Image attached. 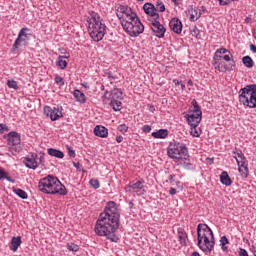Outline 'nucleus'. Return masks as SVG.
Here are the masks:
<instances>
[{
	"label": "nucleus",
	"instance_id": "obj_28",
	"mask_svg": "<svg viewBox=\"0 0 256 256\" xmlns=\"http://www.w3.org/2000/svg\"><path fill=\"white\" fill-rule=\"evenodd\" d=\"M48 155L51 157H56V159H63V157H65L63 151L54 148L48 149Z\"/></svg>",
	"mask_w": 256,
	"mask_h": 256
},
{
	"label": "nucleus",
	"instance_id": "obj_17",
	"mask_svg": "<svg viewBox=\"0 0 256 256\" xmlns=\"http://www.w3.org/2000/svg\"><path fill=\"white\" fill-rule=\"evenodd\" d=\"M151 29L155 33L156 37H158L159 39H162V37H165V31H166L165 26H163L161 22H159V20L154 19V21H152Z\"/></svg>",
	"mask_w": 256,
	"mask_h": 256
},
{
	"label": "nucleus",
	"instance_id": "obj_22",
	"mask_svg": "<svg viewBox=\"0 0 256 256\" xmlns=\"http://www.w3.org/2000/svg\"><path fill=\"white\" fill-rule=\"evenodd\" d=\"M178 241L180 245H183L184 247H187V241H189V236L187 235V232L183 229H178Z\"/></svg>",
	"mask_w": 256,
	"mask_h": 256
},
{
	"label": "nucleus",
	"instance_id": "obj_20",
	"mask_svg": "<svg viewBox=\"0 0 256 256\" xmlns=\"http://www.w3.org/2000/svg\"><path fill=\"white\" fill-rule=\"evenodd\" d=\"M144 12L146 15H150V17H154V19H159V14H157V9L151 3H146L143 6Z\"/></svg>",
	"mask_w": 256,
	"mask_h": 256
},
{
	"label": "nucleus",
	"instance_id": "obj_64",
	"mask_svg": "<svg viewBox=\"0 0 256 256\" xmlns=\"http://www.w3.org/2000/svg\"><path fill=\"white\" fill-rule=\"evenodd\" d=\"M103 89H105V86H102V87H101V90H102V91H103Z\"/></svg>",
	"mask_w": 256,
	"mask_h": 256
},
{
	"label": "nucleus",
	"instance_id": "obj_49",
	"mask_svg": "<svg viewBox=\"0 0 256 256\" xmlns=\"http://www.w3.org/2000/svg\"><path fill=\"white\" fill-rule=\"evenodd\" d=\"M169 194H170V195H177V189H175V188H170Z\"/></svg>",
	"mask_w": 256,
	"mask_h": 256
},
{
	"label": "nucleus",
	"instance_id": "obj_21",
	"mask_svg": "<svg viewBox=\"0 0 256 256\" xmlns=\"http://www.w3.org/2000/svg\"><path fill=\"white\" fill-rule=\"evenodd\" d=\"M94 135H96V137H102V139H105V137L109 135V130H107V128L104 126L98 125L94 128Z\"/></svg>",
	"mask_w": 256,
	"mask_h": 256
},
{
	"label": "nucleus",
	"instance_id": "obj_63",
	"mask_svg": "<svg viewBox=\"0 0 256 256\" xmlns=\"http://www.w3.org/2000/svg\"><path fill=\"white\" fill-rule=\"evenodd\" d=\"M245 21H246V23H249V18H246Z\"/></svg>",
	"mask_w": 256,
	"mask_h": 256
},
{
	"label": "nucleus",
	"instance_id": "obj_26",
	"mask_svg": "<svg viewBox=\"0 0 256 256\" xmlns=\"http://www.w3.org/2000/svg\"><path fill=\"white\" fill-rule=\"evenodd\" d=\"M152 137L154 139H167L169 137V130L167 129H160L156 132H152Z\"/></svg>",
	"mask_w": 256,
	"mask_h": 256
},
{
	"label": "nucleus",
	"instance_id": "obj_2",
	"mask_svg": "<svg viewBox=\"0 0 256 256\" xmlns=\"http://www.w3.org/2000/svg\"><path fill=\"white\" fill-rule=\"evenodd\" d=\"M167 155L179 167H184L188 171H193L195 166L191 163L189 148L182 142H171L167 147Z\"/></svg>",
	"mask_w": 256,
	"mask_h": 256
},
{
	"label": "nucleus",
	"instance_id": "obj_54",
	"mask_svg": "<svg viewBox=\"0 0 256 256\" xmlns=\"http://www.w3.org/2000/svg\"><path fill=\"white\" fill-rule=\"evenodd\" d=\"M200 13H207V8L205 6H201L199 9Z\"/></svg>",
	"mask_w": 256,
	"mask_h": 256
},
{
	"label": "nucleus",
	"instance_id": "obj_16",
	"mask_svg": "<svg viewBox=\"0 0 256 256\" xmlns=\"http://www.w3.org/2000/svg\"><path fill=\"white\" fill-rule=\"evenodd\" d=\"M126 191L128 193H136L139 197L146 193L147 191L145 190V185H143V182L141 180H138L136 183L132 185H128L126 187Z\"/></svg>",
	"mask_w": 256,
	"mask_h": 256
},
{
	"label": "nucleus",
	"instance_id": "obj_11",
	"mask_svg": "<svg viewBox=\"0 0 256 256\" xmlns=\"http://www.w3.org/2000/svg\"><path fill=\"white\" fill-rule=\"evenodd\" d=\"M116 15L118 19L121 21V25L125 23V21H131L132 18L137 16V13L131 9L129 6L118 5L116 7Z\"/></svg>",
	"mask_w": 256,
	"mask_h": 256
},
{
	"label": "nucleus",
	"instance_id": "obj_48",
	"mask_svg": "<svg viewBox=\"0 0 256 256\" xmlns=\"http://www.w3.org/2000/svg\"><path fill=\"white\" fill-rule=\"evenodd\" d=\"M240 256H249V253L247 252V250L241 248L240 249Z\"/></svg>",
	"mask_w": 256,
	"mask_h": 256
},
{
	"label": "nucleus",
	"instance_id": "obj_23",
	"mask_svg": "<svg viewBox=\"0 0 256 256\" xmlns=\"http://www.w3.org/2000/svg\"><path fill=\"white\" fill-rule=\"evenodd\" d=\"M21 243H23V241L21 240V236L12 237L11 243H10V251H13V253H16L17 249L21 247Z\"/></svg>",
	"mask_w": 256,
	"mask_h": 256
},
{
	"label": "nucleus",
	"instance_id": "obj_1",
	"mask_svg": "<svg viewBox=\"0 0 256 256\" xmlns=\"http://www.w3.org/2000/svg\"><path fill=\"white\" fill-rule=\"evenodd\" d=\"M120 217L121 214L117 208V203L114 201L108 202L96 222L95 233L100 237L108 238L112 243H117L119 238L115 233L119 229Z\"/></svg>",
	"mask_w": 256,
	"mask_h": 256
},
{
	"label": "nucleus",
	"instance_id": "obj_46",
	"mask_svg": "<svg viewBox=\"0 0 256 256\" xmlns=\"http://www.w3.org/2000/svg\"><path fill=\"white\" fill-rule=\"evenodd\" d=\"M68 155H69V157H72V159H74L75 150H73L71 147H68Z\"/></svg>",
	"mask_w": 256,
	"mask_h": 256
},
{
	"label": "nucleus",
	"instance_id": "obj_50",
	"mask_svg": "<svg viewBox=\"0 0 256 256\" xmlns=\"http://www.w3.org/2000/svg\"><path fill=\"white\" fill-rule=\"evenodd\" d=\"M82 87H84V89H90L91 87L89 86L88 82H82L81 83Z\"/></svg>",
	"mask_w": 256,
	"mask_h": 256
},
{
	"label": "nucleus",
	"instance_id": "obj_19",
	"mask_svg": "<svg viewBox=\"0 0 256 256\" xmlns=\"http://www.w3.org/2000/svg\"><path fill=\"white\" fill-rule=\"evenodd\" d=\"M233 157L234 159H236V163L237 165H245L246 163H249L247 161V158L245 157V154H243V151L241 149H237L235 148V150L233 151Z\"/></svg>",
	"mask_w": 256,
	"mask_h": 256
},
{
	"label": "nucleus",
	"instance_id": "obj_27",
	"mask_svg": "<svg viewBox=\"0 0 256 256\" xmlns=\"http://www.w3.org/2000/svg\"><path fill=\"white\" fill-rule=\"evenodd\" d=\"M190 15V21H198L201 19V10L199 8H190L188 9Z\"/></svg>",
	"mask_w": 256,
	"mask_h": 256
},
{
	"label": "nucleus",
	"instance_id": "obj_34",
	"mask_svg": "<svg viewBox=\"0 0 256 256\" xmlns=\"http://www.w3.org/2000/svg\"><path fill=\"white\" fill-rule=\"evenodd\" d=\"M0 179H6V181H9V183H15V180L9 177L8 173L1 168H0Z\"/></svg>",
	"mask_w": 256,
	"mask_h": 256
},
{
	"label": "nucleus",
	"instance_id": "obj_47",
	"mask_svg": "<svg viewBox=\"0 0 256 256\" xmlns=\"http://www.w3.org/2000/svg\"><path fill=\"white\" fill-rule=\"evenodd\" d=\"M5 131H9L5 124H0V133H5Z\"/></svg>",
	"mask_w": 256,
	"mask_h": 256
},
{
	"label": "nucleus",
	"instance_id": "obj_31",
	"mask_svg": "<svg viewBox=\"0 0 256 256\" xmlns=\"http://www.w3.org/2000/svg\"><path fill=\"white\" fill-rule=\"evenodd\" d=\"M242 63L245 65L248 69L253 68V65H255V62H253V58L250 56H244L242 58Z\"/></svg>",
	"mask_w": 256,
	"mask_h": 256
},
{
	"label": "nucleus",
	"instance_id": "obj_15",
	"mask_svg": "<svg viewBox=\"0 0 256 256\" xmlns=\"http://www.w3.org/2000/svg\"><path fill=\"white\" fill-rule=\"evenodd\" d=\"M7 142L12 149H15L16 151H20L21 148L19 145H21V135L19 133L12 131L7 134Z\"/></svg>",
	"mask_w": 256,
	"mask_h": 256
},
{
	"label": "nucleus",
	"instance_id": "obj_12",
	"mask_svg": "<svg viewBox=\"0 0 256 256\" xmlns=\"http://www.w3.org/2000/svg\"><path fill=\"white\" fill-rule=\"evenodd\" d=\"M30 31H31V29H29L28 27H24L19 31L18 37L16 38V40L12 46V49L14 51H15V49H19V47H22V45L24 47L29 45V41H31Z\"/></svg>",
	"mask_w": 256,
	"mask_h": 256
},
{
	"label": "nucleus",
	"instance_id": "obj_9",
	"mask_svg": "<svg viewBox=\"0 0 256 256\" xmlns=\"http://www.w3.org/2000/svg\"><path fill=\"white\" fill-rule=\"evenodd\" d=\"M122 27L125 33L130 37H139L141 33L145 31V26L137 14L133 18H130V20L124 21V23H122Z\"/></svg>",
	"mask_w": 256,
	"mask_h": 256
},
{
	"label": "nucleus",
	"instance_id": "obj_52",
	"mask_svg": "<svg viewBox=\"0 0 256 256\" xmlns=\"http://www.w3.org/2000/svg\"><path fill=\"white\" fill-rule=\"evenodd\" d=\"M116 141H117V143H123V136H121V135L116 136Z\"/></svg>",
	"mask_w": 256,
	"mask_h": 256
},
{
	"label": "nucleus",
	"instance_id": "obj_32",
	"mask_svg": "<svg viewBox=\"0 0 256 256\" xmlns=\"http://www.w3.org/2000/svg\"><path fill=\"white\" fill-rule=\"evenodd\" d=\"M13 193L20 197V199H27L29 195H27V192L21 188H13Z\"/></svg>",
	"mask_w": 256,
	"mask_h": 256
},
{
	"label": "nucleus",
	"instance_id": "obj_7",
	"mask_svg": "<svg viewBox=\"0 0 256 256\" xmlns=\"http://www.w3.org/2000/svg\"><path fill=\"white\" fill-rule=\"evenodd\" d=\"M212 65L219 73H227L235 69V59H233V54L214 55Z\"/></svg>",
	"mask_w": 256,
	"mask_h": 256
},
{
	"label": "nucleus",
	"instance_id": "obj_6",
	"mask_svg": "<svg viewBox=\"0 0 256 256\" xmlns=\"http://www.w3.org/2000/svg\"><path fill=\"white\" fill-rule=\"evenodd\" d=\"M123 91L119 88H114L111 91H106L102 96V102L104 105H110L113 111H121L123 109Z\"/></svg>",
	"mask_w": 256,
	"mask_h": 256
},
{
	"label": "nucleus",
	"instance_id": "obj_40",
	"mask_svg": "<svg viewBox=\"0 0 256 256\" xmlns=\"http://www.w3.org/2000/svg\"><path fill=\"white\" fill-rule=\"evenodd\" d=\"M90 185L93 187V189H99L101 187V184L99 183V180L97 179H91Z\"/></svg>",
	"mask_w": 256,
	"mask_h": 256
},
{
	"label": "nucleus",
	"instance_id": "obj_45",
	"mask_svg": "<svg viewBox=\"0 0 256 256\" xmlns=\"http://www.w3.org/2000/svg\"><path fill=\"white\" fill-rule=\"evenodd\" d=\"M218 1L220 5L225 6V5H229L231 1H237V0H218Z\"/></svg>",
	"mask_w": 256,
	"mask_h": 256
},
{
	"label": "nucleus",
	"instance_id": "obj_51",
	"mask_svg": "<svg viewBox=\"0 0 256 256\" xmlns=\"http://www.w3.org/2000/svg\"><path fill=\"white\" fill-rule=\"evenodd\" d=\"M106 76L109 78V79H116V77L113 75V73L111 72H107L106 73Z\"/></svg>",
	"mask_w": 256,
	"mask_h": 256
},
{
	"label": "nucleus",
	"instance_id": "obj_39",
	"mask_svg": "<svg viewBox=\"0 0 256 256\" xmlns=\"http://www.w3.org/2000/svg\"><path fill=\"white\" fill-rule=\"evenodd\" d=\"M155 9H156V12L159 11L160 13H163L165 11V4H163V2L161 1H158L156 3Z\"/></svg>",
	"mask_w": 256,
	"mask_h": 256
},
{
	"label": "nucleus",
	"instance_id": "obj_41",
	"mask_svg": "<svg viewBox=\"0 0 256 256\" xmlns=\"http://www.w3.org/2000/svg\"><path fill=\"white\" fill-rule=\"evenodd\" d=\"M117 129H118V131H119L120 133L125 134V133H127V131H129V126L126 125V124H121V125L118 126Z\"/></svg>",
	"mask_w": 256,
	"mask_h": 256
},
{
	"label": "nucleus",
	"instance_id": "obj_35",
	"mask_svg": "<svg viewBox=\"0 0 256 256\" xmlns=\"http://www.w3.org/2000/svg\"><path fill=\"white\" fill-rule=\"evenodd\" d=\"M214 55H221L224 57V55H231V51L226 48H220L215 51Z\"/></svg>",
	"mask_w": 256,
	"mask_h": 256
},
{
	"label": "nucleus",
	"instance_id": "obj_10",
	"mask_svg": "<svg viewBox=\"0 0 256 256\" xmlns=\"http://www.w3.org/2000/svg\"><path fill=\"white\" fill-rule=\"evenodd\" d=\"M192 106L193 108H190L188 114H186L184 117L187 119L190 127H199L203 112L201 111V107H199L197 100H192Z\"/></svg>",
	"mask_w": 256,
	"mask_h": 256
},
{
	"label": "nucleus",
	"instance_id": "obj_57",
	"mask_svg": "<svg viewBox=\"0 0 256 256\" xmlns=\"http://www.w3.org/2000/svg\"><path fill=\"white\" fill-rule=\"evenodd\" d=\"M134 205H135V204H133V201H130L129 204H128L129 209H133Z\"/></svg>",
	"mask_w": 256,
	"mask_h": 256
},
{
	"label": "nucleus",
	"instance_id": "obj_42",
	"mask_svg": "<svg viewBox=\"0 0 256 256\" xmlns=\"http://www.w3.org/2000/svg\"><path fill=\"white\" fill-rule=\"evenodd\" d=\"M192 37H196V39H201V32L197 29V27L191 30Z\"/></svg>",
	"mask_w": 256,
	"mask_h": 256
},
{
	"label": "nucleus",
	"instance_id": "obj_3",
	"mask_svg": "<svg viewBox=\"0 0 256 256\" xmlns=\"http://www.w3.org/2000/svg\"><path fill=\"white\" fill-rule=\"evenodd\" d=\"M198 247L203 253L209 254L215 249V235L207 224L200 223L197 226Z\"/></svg>",
	"mask_w": 256,
	"mask_h": 256
},
{
	"label": "nucleus",
	"instance_id": "obj_30",
	"mask_svg": "<svg viewBox=\"0 0 256 256\" xmlns=\"http://www.w3.org/2000/svg\"><path fill=\"white\" fill-rule=\"evenodd\" d=\"M64 59H69V54L65 56H59L58 60L56 62L57 67L60 69H66L67 68V62Z\"/></svg>",
	"mask_w": 256,
	"mask_h": 256
},
{
	"label": "nucleus",
	"instance_id": "obj_4",
	"mask_svg": "<svg viewBox=\"0 0 256 256\" xmlns=\"http://www.w3.org/2000/svg\"><path fill=\"white\" fill-rule=\"evenodd\" d=\"M38 189L46 195H61L64 197L68 193L65 185L53 175L42 178L38 183Z\"/></svg>",
	"mask_w": 256,
	"mask_h": 256
},
{
	"label": "nucleus",
	"instance_id": "obj_61",
	"mask_svg": "<svg viewBox=\"0 0 256 256\" xmlns=\"http://www.w3.org/2000/svg\"><path fill=\"white\" fill-rule=\"evenodd\" d=\"M173 177H175V175H170L169 176V179H170L171 182H173Z\"/></svg>",
	"mask_w": 256,
	"mask_h": 256
},
{
	"label": "nucleus",
	"instance_id": "obj_13",
	"mask_svg": "<svg viewBox=\"0 0 256 256\" xmlns=\"http://www.w3.org/2000/svg\"><path fill=\"white\" fill-rule=\"evenodd\" d=\"M45 161V157L39 156L36 153H31L24 159V164L28 169H37L39 165H43V162Z\"/></svg>",
	"mask_w": 256,
	"mask_h": 256
},
{
	"label": "nucleus",
	"instance_id": "obj_5",
	"mask_svg": "<svg viewBox=\"0 0 256 256\" xmlns=\"http://www.w3.org/2000/svg\"><path fill=\"white\" fill-rule=\"evenodd\" d=\"M88 32L96 43L99 41H103V37L107 34V26L103 23V19L101 16L96 13H90V17L88 18Z\"/></svg>",
	"mask_w": 256,
	"mask_h": 256
},
{
	"label": "nucleus",
	"instance_id": "obj_38",
	"mask_svg": "<svg viewBox=\"0 0 256 256\" xmlns=\"http://www.w3.org/2000/svg\"><path fill=\"white\" fill-rule=\"evenodd\" d=\"M54 81L57 85H59V87H63L65 85V80L63 79V77L57 75L55 78H54Z\"/></svg>",
	"mask_w": 256,
	"mask_h": 256
},
{
	"label": "nucleus",
	"instance_id": "obj_55",
	"mask_svg": "<svg viewBox=\"0 0 256 256\" xmlns=\"http://www.w3.org/2000/svg\"><path fill=\"white\" fill-rule=\"evenodd\" d=\"M250 51H252V53H256V46L254 44H250Z\"/></svg>",
	"mask_w": 256,
	"mask_h": 256
},
{
	"label": "nucleus",
	"instance_id": "obj_60",
	"mask_svg": "<svg viewBox=\"0 0 256 256\" xmlns=\"http://www.w3.org/2000/svg\"><path fill=\"white\" fill-rule=\"evenodd\" d=\"M182 91H185V84L183 82L180 83Z\"/></svg>",
	"mask_w": 256,
	"mask_h": 256
},
{
	"label": "nucleus",
	"instance_id": "obj_53",
	"mask_svg": "<svg viewBox=\"0 0 256 256\" xmlns=\"http://www.w3.org/2000/svg\"><path fill=\"white\" fill-rule=\"evenodd\" d=\"M148 110L150 111V113H155V106L148 105Z\"/></svg>",
	"mask_w": 256,
	"mask_h": 256
},
{
	"label": "nucleus",
	"instance_id": "obj_58",
	"mask_svg": "<svg viewBox=\"0 0 256 256\" xmlns=\"http://www.w3.org/2000/svg\"><path fill=\"white\" fill-rule=\"evenodd\" d=\"M191 256H201V254H199V252H193Z\"/></svg>",
	"mask_w": 256,
	"mask_h": 256
},
{
	"label": "nucleus",
	"instance_id": "obj_8",
	"mask_svg": "<svg viewBox=\"0 0 256 256\" xmlns=\"http://www.w3.org/2000/svg\"><path fill=\"white\" fill-rule=\"evenodd\" d=\"M239 101L244 107L256 109V84H249L240 89Z\"/></svg>",
	"mask_w": 256,
	"mask_h": 256
},
{
	"label": "nucleus",
	"instance_id": "obj_59",
	"mask_svg": "<svg viewBox=\"0 0 256 256\" xmlns=\"http://www.w3.org/2000/svg\"><path fill=\"white\" fill-rule=\"evenodd\" d=\"M188 85L190 86V87H193V80H188Z\"/></svg>",
	"mask_w": 256,
	"mask_h": 256
},
{
	"label": "nucleus",
	"instance_id": "obj_36",
	"mask_svg": "<svg viewBox=\"0 0 256 256\" xmlns=\"http://www.w3.org/2000/svg\"><path fill=\"white\" fill-rule=\"evenodd\" d=\"M7 87H9V89H14V91L19 89V85L15 80H7Z\"/></svg>",
	"mask_w": 256,
	"mask_h": 256
},
{
	"label": "nucleus",
	"instance_id": "obj_33",
	"mask_svg": "<svg viewBox=\"0 0 256 256\" xmlns=\"http://www.w3.org/2000/svg\"><path fill=\"white\" fill-rule=\"evenodd\" d=\"M225 245H229V239H227V236H222L220 238V247H221L222 251L227 253V251H229V248Z\"/></svg>",
	"mask_w": 256,
	"mask_h": 256
},
{
	"label": "nucleus",
	"instance_id": "obj_56",
	"mask_svg": "<svg viewBox=\"0 0 256 256\" xmlns=\"http://www.w3.org/2000/svg\"><path fill=\"white\" fill-rule=\"evenodd\" d=\"M173 83L175 84V85H181V81H179V80H177V79H174L173 80Z\"/></svg>",
	"mask_w": 256,
	"mask_h": 256
},
{
	"label": "nucleus",
	"instance_id": "obj_43",
	"mask_svg": "<svg viewBox=\"0 0 256 256\" xmlns=\"http://www.w3.org/2000/svg\"><path fill=\"white\" fill-rule=\"evenodd\" d=\"M190 133L193 137H200L199 131H197V127H192Z\"/></svg>",
	"mask_w": 256,
	"mask_h": 256
},
{
	"label": "nucleus",
	"instance_id": "obj_29",
	"mask_svg": "<svg viewBox=\"0 0 256 256\" xmlns=\"http://www.w3.org/2000/svg\"><path fill=\"white\" fill-rule=\"evenodd\" d=\"M238 171L242 177H247L249 175V162L238 165Z\"/></svg>",
	"mask_w": 256,
	"mask_h": 256
},
{
	"label": "nucleus",
	"instance_id": "obj_25",
	"mask_svg": "<svg viewBox=\"0 0 256 256\" xmlns=\"http://www.w3.org/2000/svg\"><path fill=\"white\" fill-rule=\"evenodd\" d=\"M220 182L226 187H231V185L233 184V181H231V177H229V173H227V171H223L220 174Z\"/></svg>",
	"mask_w": 256,
	"mask_h": 256
},
{
	"label": "nucleus",
	"instance_id": "obj_18",
	"mask_svg": "<svg viewBox=\"0 0 256 256\" xmlns=\"http://www.w3.org/2000/svg\"><path fill=\"white\" fill-rule=\"evenodd\" d=\"M169 27L171 31L177 35H181L183 31V23L179 20V18H172L169 22Z\"/></svg>",
	"mask_w": 256,
	"mask_h": 256
},
{
	"label": "nucleus",
	"instance_id": "obj_24",
	"mask_svg": "<svg viewBox=\"0 0 256 256\" xmlns=\"http://www.w3.org/2000/svg\"><path fill=\"white\" fill-rule=\"evenodd\" d=\"M73 96L78 103H81V104L87 103V97L85 96V93L81 92V90H78V89L74 90Z\"/></svg>",
	"mask_w": 256,
	"mask_h": 256
},
{
	"label": "nucleus",
	"instance_id": "obj_62",
	"mask_svg": "<svg viewBox=\"0 0 256 256\" xmlns=\"http://www.w3.org/2000/svg\"><path fill=\"white\" fill-rule=\"evenodd\" d=\"M74 167H76V169L79 168V163L74 162Z\"/></svg>",
	"mask_w": 256,
	"mask_h": 256
},
{
	"label": "nucleus",
	"instance_id": "obj_14",
	"mask_svg": "<svg viewBox=\"0 0 256 256\" xmlns=\"http://www.w3.org/2000/svg\"><path fill=\"white\" fill-rule=\"evenodd\" d=\"M44 115H46V117H49L51 121H59V119L63 117V106H45Z\"/></svg>",
	"mask_w": 256,
	"mask_h": 256
},
{
	"label": "nucleus",
	"instance_id": "obj_44",
	"mask_svg": "<svg viewBox=\"0 0 256 256\" xmlns=\"http://www.w3.org/2000/svg\"><path fill=\"white\" fill-rule=\"evenodd\" d=\"M143 133H151V126L150 125H144L142 127Z\"/></svg>",
	"mask_w": 256,
	"mask_h": 256
},
{
	"label": "nucleus",
	"instance_id": "obj_37",
	"mask_svg": "<svg viewBox=\"0 0 256 256\" xmlns=\"http://www.w3.org/2000/svg\"><path fill=\"white\" fill-rule=\"evenodd\" d=\"M67 249L68 251H72V253H77V251H79V245L75 243H68Z\"/></svg>",
	"mask_w": 256,
	"mask_h": 256
}]
</instances>
